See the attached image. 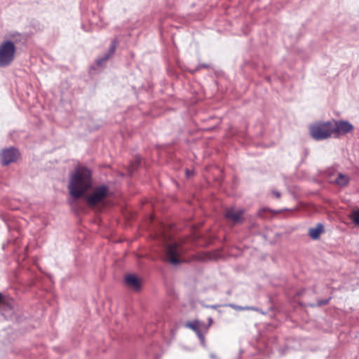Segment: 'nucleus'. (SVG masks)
Wrapping results in <instances>:
<instances>
[{
    "label": "nucleus",
    "instance_id": "nucleus-1",
    "mask_svg": "<svg viewBox=\"0 0 359 359\" xmlns=\"http://www.w3.org/2000/svg\"><path fill=\"white\" fill-rule=\"evenodd\" d=\"M93 184L92 172L85 166H79L69 176L68 189L74 198H81Z\"/></svg>",
    "mask_w": 359,
    "mask_h": 359
},
{
    "label": "nucleus",
    "instance_id": "nucleus-2",
    "mask_svg": "<svg viewBox=\"0 0 359 359\" xmlns=\"http://www.w3.org/2000/svg\"><path fill=\"white\" fill-rule=\"evenodd\" d=\"M311 137L316 140H323L332 135V122H318L310 126Z\"/></svg>",
    "mask_w": 359,
    "mask_h": 359
},
{
    "label": "nucleus",
    "instance_id": "nucleus-3",
    "mask_svg": "<svg viewBox=\"0 0 359 359\" xmlns=\"http://www.w3.org/2000/svg\"><path fill=\"white\" fill-rule=\"evenodd\" d=\"M16 48L11 41H4L0 45V67H7L15 58Z\"/></svg>",
    "mask_w": 359,
    "mask_h": 359
},
{
    "label": "nucleus",
    "instance_id": "nucleus-4",
    "mask_svg": "<svg viewBox=\"0 0 359 359\" xmlns=\"http://www.w3.org/2000/svg\"><path fill=\"white\" fill-rule=\"evenodd\" d=\"M109 188L102 184L96 187L86 198V202L90 206H95L101 203L108 195Z\"/></svg>",
    "mask_w": 359,
    "mask_h": 359
},
{
    "label": "nucleus",
    "instance_id": "nucleus-5",
    "mask_svg": "<svg viewBox=\"0 0 359 359\" xmlns=\"http://www.w3.org/2000/svg\"><path fill=\"white\" fill-rule=\"evenodd\" d=\"M353 130V126L348 121H337L332 123V134L334 137L346 135Z\"/></svg>",
    "mask_w": 359,
    "mask_h": 359
},
{
    "label": "nucleus",
    "instance_id": "nucleus-6",
    "mask_svg": "<svg viewBox=\"0 0 359 359\" xmlns=\"http://www.w3.org/2000/svg\"><path fill=\"white\" fill-rule=\"evenodd\" d=\"M20 156V153L18 149L11 147L2 150L0 154L1 164L3 165H7L11 163H13L17 161Z\"/></svg>",
    "mask_w": 359,
    "mask_h": 359
},
{
    "label": "nucleus",
    "instance_id": "nucleus-7",
    "mask_svg": "<svg viewBox=\"0 0 359 359\" xmlns=\"http://www.w3.org/2000/svg\"><path fill=\"white\" fill-rule=\"evenodd\" d=\"M180 247L178 244L174 243L170 244L166 248V260L177 265L180 262L179 259Z\"/></svg>",
    "mask_w": 359,
    "mask_h": 359
},
{
    "label": "nucleus",
    "instance_id": "nucleus-8",
    "mask_svg": "<svg viewBox=\"0 0 359 359\" xmlns=\"http://www.w3.org/2000/svg\"><path fill=\"white\" fill-rule=\"evenodd\" d=\"M243 209L229 208L226 210L225 217L233 224H239L243 222Z\"/></svg>",
    "mask_w": 359,
    "mask_h": 359
},
{
    "label": "nucleus",
    "instance_id": "nucleus-9",
    "mask_svg": "<svg viewBox=\"0 0 359 359\" xmlns=\"http://www.w3.org/2000/svg\"><path fill=\"white\" fill-rule=\"evenodd\" d=\"M186 327L194 331L197 335L202 332H208V326H207L205 323L197 320L188 322L186 324Z\"/></svg>",
    "mask_w": 359,
    "mask_h": 359
},
{
    "label": "nucleus",
    "instance_id": "nucleus-10",
    "mask_svg": "<svg viewBox=\"0 0 359 359\" xmlns=\"http://www.w3.org/2000/svg\"><path fill=\"white\" fill-rule=\"evenodd\" d=\"M125 283L133 290H139L141 288V283L134 274H128L125 277Z\"/></svg>",
    "mask_w": 359,
    "mask_h": 359
},
{
    "label": "nucleus",
    "instance_id": "nucleus-11",
    "mask_svg": "<svg viewBox=\"0 0 359 359\" xmlns=\"http://www.w3.org/2000/svg\"><path fill=\"white\" fill-rule=\"evenodd\" d=\"M116 41L114 40L111 43L109 50L106 53H104L103 57L96 60V63L97 65L101 66L104 62H107L114 55L116 48Z\"/></svg>",
    "mask_w": 359,
    "mask_h": 359
},
{
    "label": "nucleus",
    "instance_id": "nucleus-12",
    "mask_svg": "<svg viewBox=\"0 0 359 359\" xmlns=\"http://www.w3.org/2000/svg\"><path fill=\"white\" fill-rule=\"evenodd\" d=\"M350 177L348 175L341 172L337 173V177L334 180H331L330 182L337 184L339 187H346L348 184Z\"/></svg>",
    "mask_w": 359,
    "mask_h": 359
},
{
    "label": "nucleus",
    "instance_id": "nucleus-13",
    "mask_svg": "<svg viewBox=\"0 0 359 359\" xmlns=\"http://www.w3.org/2000/svg\"><path fill=\"white\" fill-rule=\"evenodd\" d=\"M323 231V225L319 223L316 227L309 229V235L313 239H318Z\"/></svg>",
    "mask_w": 359,
    "mask_h": 359
},
{
    "label": "nucleus",
    "instance_id": "nucleus-14",
    "mask_svg": "<svg viewBox=\"0 0 359 359\" xmlns=\"http://www.w3.org/2000/svg\"><path fill=\"white\" fill-rule=\"evenodd\" d=\"M337 168L332 166L327 168L325 170V175L329 178V180H334L337 177V173H339Z\"/></svg>",
    "mask_w": 359,
    "mask_h": 359
},
{
    "label": "nucleus",
    "instance_id": "nucleus-15",
    "mask_svg": "<svg viewBox=\"0 0 359 359\" xmlns=\"http://www.w3.org/2000/svg\"><path fill=\"white\" fill-rule=\"evenodd\" d=\"M225 306L232 308L236 311H245V310L258 311L257 308H255L253 306H241L236 305L234 304H226Z\"/></svg>",
    "mask_w": 359,
    "mask_h": 359
},
{
    "label": "nucleus",
    "instance_id": "nucleus-16",
    "mask_svg": "<svg viewBox=\"0 0 359 359\" xmlns=\"http://www.w3.org/2000/svg\"><path fill=\"white\" fill-rule=\"evenodd\" d=\"M350 217L355 225L359 226V209L353 210Z\"/></svg>",
    "mask_w": 359,
    "mask_h": 359
},
{
    "label": "nucleus",
    "instance_id": "nucleus-17",
    "mask_svg": "<svg viewBox=\"0 0 359 359\" xmlns=\"http://www.w3.org/2000/svg\"><path fill=\"white\" fill-rule=\"evenodd\" d=\"M330 300V298L318 300L317 302V306H321L323 305H326L329 303Z\"/></svg>",
    "mask_w": 359,
    "mask_h": 359
},
{
    "label": "nucleus",
    "instance_id": "nucleus-18",
    "mask_svg": "<svg viewBox=\"0 0 359 359\" xmlns=\"http://www.w3.org/2000/svg\"><path fill=\"white\" fill-rule=\"evenodd\" d=\"M206 332H202V333H200V334L197 335L198 337L200 339V341H201V344L205 346V337H204V334H205Z\"/></svg>",
    "mask_w": 359,
    "mask_h": 359
},
{
    "label": "nucleus",
    "instance_id": "nucleus-19",
    "mask_svg": "<svg viewBox=\"0 0 359 359\" xmlns=\"http://www.w3.org/2000/svg\"><path fill=\"white\" fill-rule=\"evenodd\" d=\"M6 304V299L2 293L0 292V305Z\"/></svg>",
    "mask_w": 359,
    "mask_h": 359
},
{
    "label": "nucleus",
    "instance_id": "nucleus-20",
    "mask_svg": "<svg viewBox=\"0 0 359 359\" xmlns=\"http://www.w3.org/2000/svg\"><path fill=\"white\" fill-rule=\"evenodd\" d=\"M200 67H203V68H208V65H200L199 67L196 69H194L193 71H191V73H194L196 70H198Z\"/></svg>",
    "mask_w": 359,
    "mask_h": 359
},
{
    "label": "nucleus",
    "instance_id": "nucleus-21",
    "mask_svg": "<svg viewBox=\"0 0 359 359\" xmlns=\"http://www.w3.org/2000/svg\"><path fill=\"white\" fill-rule=\"evenodd\" d=\"M272 193L277 198H280V196H281L280 193L279 191H276V190L273 191Z\"/></svg>",
    "mask_w": 359,
    "mask_h": 359
},
{
    "label": "nucleus",
    "instance_id": "nucleus-22",
    "mask_svg": "<svg viewBox=\"0 0 359 359\" xmlns=\"http://www.w3.org/2000/svg\"><path fill=\"white\" fill-rule=\"evenodd\" d=\"M219 306V305H218V304L208 305V306H206L207 308H210V309H216Z\"/></svg>",
    "mask_w": 359,
    "mask_h": 359
},
{
    "label": "nucleus",
    "instance_id": "nucleus-23",
    "mask_svg": "<svg viewBox=\"0 0 359 359\" xmlns=\"http://www.w3.org/2000/svg\"><path fill=\"white\" fill-rule=\"evenodd\" d=\"M208 323H209V324H208V326L209 327V326H210V325L212 323V319L211 318H209V319H208Z\"/></svg>",
    "mask_w": 359,
    "mask_h": 359
},
{
    "label": "nucleus",
    "instance_id": "nucleus-24",
    "mask_svg": "<svg viewBox=\"0 0 359 359\" xmlns=\"http://www.w3.org/2000/svg\"><path fill=\"white\" fill-rule=\"evenodd\" d=\"M186 173H187V175H189L191 174L189 170H187Z\"/></svg>",
    "mask_w": 359,
    "mask_h": 359
}]
</instances>
